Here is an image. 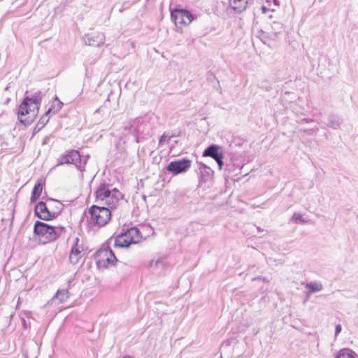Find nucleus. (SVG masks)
Masks as SVG:
<instances>
[{
  "label": "nucleus",
  "mask_w": 358,
  "mask_h": 358,
  "mask_svg": "<svg viewBox=\"0 0 358 358\" xmlns=\"http://www.w3.org/2000/svg\"><path fill=\"white\" fill-rule=\"evenodd\" d=\"M88 157H82L76 150H66L58 158V165L73 164L78 171L83 172L87 164Z\"/></svg>",
  "instance_id": "obj_4"
},
{
  "label": "nucleus",
  "mask_w": 358,
  "mask_h": 358,
  "mask_svg": "<svg viewBox=\"0 0 358 358\" xmlns=\"http://www.w3.org/2000/svg\"><path fill=\"white\" fill-rule=\"evenodd\" d=\"M301 122L308 123V122H313V120L311 119L303 118V120H301Z\"/></svg>",
  "instance_id": "obj_32"
},
{
  "label": "nucleus",
  "mask_w": 358,
  "mask_h": 358,
  "mask_svg": "<svg viewBox=\"0 0 358 358\" xmlns=\"http://www.w3.org/2000/svg\"><path fill=\"white\" fill-rule=\"evenodd\" d=\"M335 358H356V354L351 350H341Z\"/></svg>",
  "instance_id": "obj_21"
},
{
  "label": "nucleus",
  "mask_w": 358,
  "mask_h": 358,
  "mask_svg": "<svg viewBox=\"0 0 358 358\" xmlns=\"http://www.w3.org/2000/svg\"><path fill=\"white\" fill-rule=\"evenodd\" d=\"M342 330V327L341 324H337L335 327V337H337V336L341 333Z\"/></svg>",
  "instance_id": "obj_31"
},
{
  "label": "nucleus",
  "mask_w": 358,
  "mask_h": 358,
  "mask_svg": "<svg viewBox=\"0 0 358 358\" xmlns=\"http://www.w3.org/2000/svg\"><path fill=\"white\" fill-rule=\"evenodd\" d=\"M292 220L295 222H306V220L303 218L302 215L299 213H294L293 216H292Z\"/></svg>",
  "instance_id": "obj_27"
},
{
  "label": "nucleus",
  "mask_w": 358,
  "mask_h": 358,
  "mask_svg": "<svg viewBox=\"0 0 358 358\" xmlns=\"http://www.w3.org/2000/svg\"><path fill=\"white\" fill-rule=\"evenodd\" d=\"M51 106L55 109V112H59L63 106V103L57 96H55L51 102Z\"/></svg>",
  "instance_id": "obj_24"
},
{
  "label": "nucleus",
  "mask_w": 358,
  "mask_h": 358,
  "mask_svg": "<svg viewBox=\"0 0 358 358\" xmlns=\"http://www.w3.org/2000/svg\"><path fill=\"white\" fill-rule=\"evenodd\" d=\"M43 96V93L37 91L30 97L26 96L24 99L18 110V118L22 123L29 124L32 122L34 117L36 115L35 109L38 110Z\"/></svg>",
  "instance_id": "obj_2"
},
{
  "label": "nucleus",
  "mask_w": 358,
  "mask_h": 358,
  "mask_svg": "<svg viewBox=\"0 0 358 358\" xmlns=\"http://www.w3.org/2000/svg\"><path fill=\"white\" fill-rule=\"evenodd\" d=\"M139 231L137 228L133 227L127 230L124 234L117 236L115 239V246L119 248H127L131 243H136L134 236L138 235Z\"/></svg>",
  "instance_id": "obj_6"
},
{
  "label": "nucleus",
  "mask_w": 358,
  "mask_h": 358,
  "mask_svg": "<svg viewBox=\"0 0 358 358\" xmlns=\"http://www.w3.org/2000/svg\"><path fill=\"white\" fill-rule=\"evenodd\" d=\"M257 37L264 43H266L268 40H275V34H271V32H266L260 29L258 31Z\"/></svg>",
  "instance_id": "obj_17"
},
{
  "label": "nucleus",
  "mask_w": 358,
  "mask_h": 358,
  "mask_svg": "<svg viewBox=\"0 0 358 358\" xmlns=\"http://www.w3.org/2000/svg\"><path fill=\"white\" fill-rule=\"evenodd\" d=\"M122 358H134V357H131V356H129V355H127V356H125V357H122Z\"/></svg>",
  "instance_id": "obj_34"
},
{
  "label": "nucleus",
  "mask_w": 358,
  "mask_h": 358,
  "mask_svg": "<svg viewBox=\"0 0 358 358\" xmlns=\"http://www.w3.org/2000/svg\"><path fill=\"white\" fill-rule=\"evenodd\" d=\"M218 358H222V354H220V357Z\"/></svg>",
  "instance_id": "obj_36"
},
{
  "label": "nucleus",
  "mask_w": 358,
  "mask_h": 358,
  "mask_svg": "<svg viewBox=\"0 0 358 358\" xmlns=\"http://www.w3.org/2000/svg\"><path fill=\"white\" fill-rule=\"evenodd\" d=\"M171 19L175 22L176 24L188 25L193 20L192 14L183 9H176L171 12Z\"/></svg>",
  "instance_id": "obj_9"
},
{
  "label": "nucleus",
  "mask_w": 358,
  "mask_h": 358,
  "mask_svg": "<svg viewBox=\"0 0 358 358\" xmlns=\"http://www.w3.org/2000/svg\"><path fill=\"white\" fill-rule=\"evenodd\" d=\"M34 232L38 236L40 241L46 243L55 241L58 237L57 228L46 223L36 221L34 227Z\"/></svg>",
  "instance_id": "obj_5"
},
{
  "label": "nucleus",
  "mask_w": 358,
  "mask_h": 358,
  "mask_svg": "<svg viewBox=\"0 0 358 358\" xmlns=\"http://www.w3.org/2000/svg\"><path fill=\"white\" fill-rule=\"evenodd\" d=\"M85 251L83 243L78 237L75 238L69 255L71 264L75 265L85 255Z\"/></svg>",
  "instance_id": "obj_10"
},
{
  "label": "nucleus",
  "mask_w": 358,
  "mask_h": 358,
  "mask_svg": "<svg viewBox=\"0 0 358 358\" xmlns=\"http://www.w3.org/2000/svg\"><path fill=\"white\" fill-rule=\"evenodd\" d=\"M95 195L97 203L106 206L110 210L116 209L124 198V195L117 188H113L106 182L99 185Z\"/></svg>",
  "instance_id": "obj_1"
},
{
  "label": "nucleus",
  "mask_w": 358,
  "mask_h": 358,
  "mask_svg": "<svg viewBox=\"0 0 358 358\" xmlns=\"http://www.w3.org/2000/svg\"><path fill=\"white\" fill-rule=\"evenodd\" d=\"M34 211L36 215L41 220H51L55 215L54 213L48 210L46 204L43 201H39L35 206Z\"/></svg>",
  "instance_id": "obj_11"
},
{
  "label": "nucleus",
  "mask_w": 358,
  "mask_h": 358,
  "mask_svg": "<svg viewBox=\"0 0 358 358\" xmlns=\"http://www.w3.org/2000/svg\"><path fill=\"white\" fill-rule=\"evenodd\" d=\"M139 124H143L142 118L132 120L124 127V130L134 135L146 133V130L141 129Z\"/></svg>",
  "instance_id": "obj_12"
},
{
  "label": "nucleus",
  "mask_w": 358,
  "mask_h": 358,
  "mask_svg": "<svg viewBox=\"0 0 358 358\" xmlns=\"http://www.w3.org/2000/svg\"><path fill=\"white\" fill-rule=\"evenodd\" d=\"M306 287L309 289V294H312L322 290L323 286L321 282H310L306 284Z\"/></svg>",
  "instance_id": "obj_18"
},
{
  "label": "nucleus",
  "mask_w": 358,
  "mask_h": 358,
  "mask_svg": "<svg viewBox=\"0 0 358 358\" xmlns=\"http://www.w3.org/2000/svg\"><path fill=\"white\" fill-rule=\"evenodd\" d=\"M97 258V264L103 267H107L110 264L113 265L114 262H117L114 252L108 246L98 251Z\"/></svg>",
  "instance_id": "obj_7"
},
{
  "label": "nucleus",
  "mask_w": 358,
  "mask_h": 358,
  "mask_svg": "<svg viewBox=\"0 0 358 358\" xmlns=\"http://www.w3.org/2000/svg\"><path fill=\"white\" fill-rule=\"evenodd\" d=\"M220 148L215 144L209 145L203 152V157H210L214 160L219 157H223V153L220 150Z\"/></svg>",
  "instance_id": "obj_14"
},
{
  "label": "nucleus",
  "mask_w": 358,
  "mask_h": 358,
  "mask_svg": "<svg viewBox=\"0 0 358 358\" xmlns=\"http://www.w3.org/2000/svg\"><path fill=\"white\" fill-rule=\"evenodd\" d=\"M25 358H27V357H25Z\"/></svg>",
  "instance_id": "obj_37"
},
{
  "label": "nucleus",
  "mask_w": 358,
  "mask_h": 358,
  "mask_svg": "<svg viewBox=\"0 0 358 358\" xmlns=\"http://www.w3.org/2000/svg\"><path fill=\"white\" fill-rule=\"evenodd\" d=\"M310 294H309V292H307V294H306L307 299L310 296Z\"/></svg>",
  "instance_id": "obj_35"
},
{
  "label": "nucleus",
  "mask_w": 358,
  "mask_h": 358,
  "mask_svg": "<svg viewBox=\"0 0 358 358\" xmlns=\"http://www.w3.org/2000/svg\"><path fill=\"white\" fill-rule=\"evenodd\" d=\"M49 120H50V116H48L47 114H43L41 117V118L38 120V123L36 124L34 130L37 131H40L49 122Z\"/></svg>",
  "instance_id": "obj_22"
},
{
  "label": "nucleus",
  "mask_w": 358,
  "mask_h": 358,
  "mask_svg": "<svg viewBox=\"0 0 358 358\" xmlns=\"http://www.w3.org/2000/svg\"><path fill=\"white\" fill-rule=\"evenodd\" d=\"M57 113V112H55V109L50 105V108L48 109V110L44 114H47L48 116L50 117L51 115H55Z\"/></svg>",
  "instance_id": "obj_28"
},
{
  "label": "nucleus",
  "mask_w": 358,
  "mask_h": 358,
  "mask_svg": "<svg viewBox=\"0 0 358 358\" xmlns=\"http://www.w3.org/2000/svg\"><path fill=\"white\" fill-rule=\"evenodd\" d=\"M340 124L339 120L334 117H329V123L327 124L328 127H330L333 129H336Z\"/></svg>",
  "instance_id": "obj_25"
},
{
  "label": "nucleus",
  "mask_w": 358,
  "mask_h": 358,
  "mask_svg": "<svg viewBox=\"0 0 358 358\" xmlns=\"http://www.w3.org/2000/svg\"><path fill=\"white\" fill-rule=\"evenodd\" d=\"M139 125L141 126V129L146 130V133H145L144 134H148L149 133L148 124L145 123V122L143 120V124H139Z\"/></svg>",
  "instance_id": "obj_30"
},
{
  "label": "nucleus",
  "mask_w": 358,
  "mask_h": 358,
  "mask_svg": "<svg viewBox=\"0 0 358 358\" xmlns=\"http://www.w3.org/2000/svg\"><path fill=\"white\" fill-rule=\"evenodd\" d=\"M222 159H223V157H219L215 160L217 162L220 170H221L222 169L223 165H224Z\"/></svg>",
  "instance_id": "obj_29"
},
{
  "label": "nucleus",
  "mask_w": 358,
  "mask_h": 358,
  "mask_svg": "<svg viewBox=\"0 0 358 358\" xmlns=\"http://www.w3.org/2000/svg\"><path fill=\"white\" fill-rule=\"evenodd\" d=\"M272 31L271 34H275V38L278 33L281 32L282 29V24L278 22H273L271 24Z\"/></svg>",
  "instance_id": "obj_23"
},
{
  "label": "nucleus",
  "mask_w": 358,
  "mask_h": 358,
  "mask_svg": "<svg viewBox=\"0 0 358 358\" xmlns=\"http://www.w3.org/2000/svg\"><path fill=\"white\" fill-rule=\"evenodd\" d=\"M173 136H175V135L172 134V135H168L166 134V133H164L159 138V145H162L164 144V143L166 141H169L170 140L171 138H173Z\"/></svg>",
  "instance_id": "obj_26"
},
{
  "label": "nucleus",
  "mask_w": 358,
  "mask_h": 358,
  "mask_svg": "<svg viewBox=\"0 0 358 358\" xmlns=\"http://www.w3.org/2000/svg\"><path fill=\"white\" fill-rule=\"evenodd\" d=\"M262 10L263 13H266L267 11V8L265 6L262 7Z\"/></svg>",
  "instance_id": "obj_33"
},
{
  "label": "nucleus",
  "mask_w": 358,
  "mask_h": 358,
  "mask_svg": "<svg viewBox=\"0 0 358 358\" xmlns=\"http://www.w3.org/2000/svg\"><path fill=\"white\" fill-rule=\"evenodd\" d=\"M201 167L200 168V172L201 174V179L202 180L206 182L209 178H210L213 173V171L211 170L210 168L208 167L204 164H201Z\"/></svg>",
  "instance_id": "obj_19"
},
{
  "label": "nucleus",
  "mask_w": 358,
  "mask_h": 358,
  "mask_svg": "<svg viewBox=\"0 0 358 358\" xmlns=\"http://www.w3.org/2000/svg\"><path fill=\"white\" fill-rule=\"evenodd\" d=\"M69 291L66 289H59L52 300L57 299L59 303L65 301L69 298Z\"/></svg>",
  "instance_id": "obj_20"
},
{
  "label": "nucleus",
  "mask_w": 358,
  "mask_h": 358,
  "mask_svg": "<svg viewBox=\"0 0 358 358\" xmlns=\"http://www.w3.org/2000/svg\"><path fill=\"white\" fill-rule=\"evenodd\" d=\"M252 0H230L231 8L237 13L245 10L248 4L252 3Z\"/></svg>",
  "instance_id": "obj_15"
},
{
  "label": "nucleus",
  "mask_w": 358,
  "mask_h": 358,
  "mask_svg": "<svg viewBox=\"0 0 358 358\" xmlns=\"http://www.w3.org/2000/svg\"><path fill=\"white\" fill-rule=\"evenodd\" d=\"M192 165V161L187 159H182L171 162L167 166L166 170L174 175L187 172Z\"/></svg>",
  "instance_id": "obj_8"
},
{
  "label": "nucleus",
  "mask_w": 358,
  "mask_h": 358,
  "mask_svg": "<svg viewBox=\"0 0 358 358\" xmlns=\"http://www.w3.org/2000/svg\"><path fill=\"white\" fill-rule=\"evenodd\" d=\"M105 41V36L103 33H90L85 35V43L91 46L98 47Z\"/></svg>",
  "instance_id": "obj_13"
},
{
  "label": "nucleus",
  "mask_w": 358,
  "mask_h": 358,
  "mask_svg": "<svg viewBox=\"0 0 358 358\" xmlns=\"http://www.w3.org/2000/svg\"><path fill=\"white\" fill-rule=\"evenodd\" d=\"M89 224L95 227H102L107 224L111 218V210L106 206H92L89 210Z\"/></svg>",
  "instance_id": "obj_3"
},
{
  "label": "nucleus",
  "mask_w": 358,
  "mask_h": 358,
  "mask_svg": "<svg viewBox=\"0 0 358 358\" xmlns=\"http://www.w3.org/2000/svg\"><path fill=\"white\" fill-rule=\"evenodd\" d=\"M43 184L44 180L43 179H40L36 182L31 192V196L30 199L31 203L36 202L38 200V199L41 196L43 191Z\"/></svg>",
  "instance_id": "obj_16"
}]
</instances>
